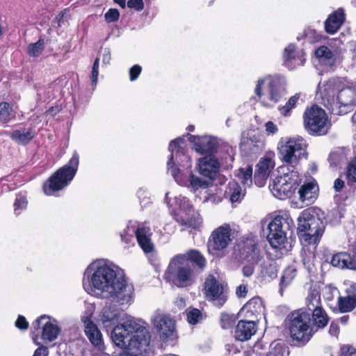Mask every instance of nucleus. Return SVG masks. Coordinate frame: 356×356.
Here are the masks:
<instances>
[{
  "label": "nucleus",
  "instance_id": "obj_59",
  "mask_svg": "<svg viewBox=\"0 0 356 356\" xmlns=\"http://www.w3.org/2000/svg\"><path fill=\"white\" fill-rule=\"evenodd\" d=\"M312 33L315 34L316 33L314 31H309L306 33V35H305L306 39L309 42H315L318 41L321 39V35H309V34H312Z\"/></svg>",
  "mask_w": 356,
  "mask_h": 356
},
{
  "label": "nucleus",
  "instance_id": "obj_6",
  "mask_svg": "<svg viewBox=\"0 0 356 356\" xmlns=\"http://www.w3.org/2000/svg\"><path fill=\"white\" fill-rule=\"evenodd\" d=\"M317 95L321 99V104L333 115L348 113L356 103V90L353 87L346 86L338 77L321 81Z\"/></svg>",
  "mask_w": 356,
  "mask_h": 356
},
{
  "label": "nucleus",
  "instance_id": "obj_48",
  "mask_svg": "<svg viewBox=\"0 0 356 356\" xmlns=\"http://www.w3.org/2000/svg\"><path fill=\"white\" fill-rule=\"evenodd\" d=\"M347 179L349 183L356 182V157L347 167Z\"/></svg>",
  "mask_w": 356,
  "mask_h": 356
},
{
  "label": "nucleus",
  "instance_id": "obj_36",
  "mask_svg": "<svg viewBox=\"0 0 356 356\" xmlns=\"http://www.w3.org/2000/svg\"><path fill=\"white\" fill-rule=\"evenodd\" d=\"M316 56L322 64L332 67L336 61V55L327 47L321 46L315 51Z\"/></svg>",
  "mask_w": 356,
  "mask_h": 356
},
{
  "label": "nucleus",
  "instance_id": "obj_29",
  "mask_svg": "<svg viewBox=\"0 0 356 356\" xmlns=\"http://www.w3.org/2000/svg\"><path fill=\"white\" fill-rule=\"evenodd\" d=\"M318 187L316 182L303 184L298 191L299 200L305 205L312 204L318 197Z\"/></svg>",
  "mask_w": 356,
  "mask_h": 356
},
{
  "label": "nucleus",
  "instance_id": "obj_35",
  "mask_svg": "<svg viewBox=\"0 0 356 356\" xmlns=\"http://www.w3.org/2000/svg\"><path fill=\"white\" fill-rule=\"evenodd\" d=\"M263 147V143L259 140L252 138H243L240 144V149L245 154L251 155L259 154Z\"/></svg>",
  "mask_w": 356,
  "mask_h": 356
},
{
  "label": "nucleus",
  "instance_id": "obj_63",
  "mask_svg": "<svg viewBox=\"0 0 356 356\" xmlns=\"http://www.w3.org/2000/svg\"><path fill=\"white\" fill-rule=\"evenodd\" d=\"M204 202H211L213 204H218L221 202V198L220 197H217L215 195H211L209 197H206Z\"/></svg>",
  "mask_w": 356,
  "mask_h": 356
},
{
  "label": "nucleus",
  "instance_id": "obj_23",
  "mask_svg": "<svg viewBox=\"0 0 356 356\" xmlns=\"http://www.w3.org/2000/svg\"><path fill=\"white\" fill-rule=\"evenodd\" d=\"M82 321L84 325L85 333L90 342L97 350H103L104 345L102 334L97 325L92 321L91 314L83 316Z\"/></svg>",
  "mask_w": 356,
  "mask_h": 356
},
{
  "label": "nucleus",
  "instance_id": "obj_58",
  "mask_svg": "<svg viewBox=\"0 0 356 356\" xmlns=\"http://www.w3.org/2000/svg\"><path fill=\"white\" fill-rule=\"evenodd\" d=\"M248 293L247 287L245 285H240L237 287L236 293L238 298H243Z\"/></svg>",
  "mask_w": 356,
  "mask_h": 356
},
{
  "label": "nucleus",
  "instance_id": "obj_54",
  "mask_svg": "<svg viewBox=\"0 0 356 356\" xmlns=\"http://www.w3.org/2000/svg\"><path fill=\"white\" fill-rule=\"evenodd\" d=\"M127 6L137 11H140L144 8V3L143 0H129Z\"/></svg>",
  "mask_w": 356,
  "mask_h": 356
},
{
  "label": "nucleus",
  "instance_id": "obj_27",
  "mask_svg": "<svg viewBox=\"0 0 356 356\" xmlns=\"http://www.w3.org/2000/svg\"><path fill=\"white\" fill-rule=\"evenodd\" d=\"M150 228L144 225H140L136 228V238L138 245L146 254L152 252L154 245L151 239Z\"/></svg>",
  "mask_w": 356,
  "mask_h": 356
},
{
  "label": "nucleus",
  "instance_id": "obj_30",
  "mask_svg": "<svg viewBox=\"0 0 356 356\" xmlns=\"http://www.w3.org/2000/svg\"><path fill=\"white\" fill-rule=\"evenodd\" d=\"M345 20V13L341 8L330 14L325 22V29L327 33H335Z\"/></svg>",
  "mask_w": 356,
  "mask_h": 356
},
{
  "label": "nucleus",
  "instance_id": "obj_62",
  "mask_svg": "<svg viewBox=\"0 0 356 356\" xmlns=\"http://www.w3.org/2000/svg\"><path fill=\"white\" fill-rule=\"evenodd\" d=\"M343 186H344V181L342 179L338 178L334 181V188L335 189V191L337 192L341 191V190L343 188Z\"/></svg>",
  "mask_w": 356,
  "mask_h": 356
},
{
  "label": "nucleus",
  "instance_id": "obj_60",
  "mask_svg": "<svg viewBox=\"0 0 356 356\" xmlns=\"http://www.w3.org/2000/svg\"><path fill=\"white\" fill-rule=\"evenodd\" d=\"M339 332V327L337 323H332L330 325L329 333L332 336H337Z\"/></svg>",
  "mask_w": 356,
  "mask_h": 356
},
{
  "label": "nucleus",
  "instance_id": "obj_45",
  "mask_svg": "<svg viewBox=\"0 0 356 356\" xmlns=\"http://www.w3.org/2000/svg\"><path fill=\"white\" fill-rule=\"evenodd\" d=\"M134 235L136 236V227L134 225H129L120 234L122 241L128 245H134Z\"/></svg>",
  "mask_w": 356,
  "mask_h": 356
},
{
  "label": "nucleus",
  "instance_id": "obj_19",
  "mask_svg": "<svg viewBox=\"0 0 356 356\" xmlns=\"http://www.w3.org/2000/svg\"><path fill=\"white\" fill-rule=\"evenodd\" d=\"M125 313L115 305H106L99 317L100 323L108 330L124 319Z\"/></svg>",
  "mask_w": 356,
  "mask_h": 356
},
{
  "label": "nucleus",
  "instance_id": "obj_8",
  "mask_svg": "<svg viewBox=\"0 0 356 356\" xmlns=\"http://www.w3.org/2000/svg\"><path fill=\"white\" fill-rule=\"evenodd\" d=\"M286 85L284 76L280 74L267 75L257 80L254 93L264 106L271 107L286 95Z\"/></svg>",
  "mask_w": 356,
  "mask_h": 356
},
{
  "label": "nucleus",
  "instance_id": "obj_18",
  "mask_svg": "<svg viewBox=\"0 0 356 356\" xmlns=\"http://www.w3.org/2000/svg\"><path fill=\"white\" fill-rule=\"evenodd\" d=\"M231 232L229 224H224L214 229L209 240V249L213 250L225 249L232 241Z\"/></svg>",
  "mask_w": 356,
  "mask_h": 356
},
{
  "label": "nucleus",
  "instance_id": "obj_34",
  "mask_svg": "<svg viewBox=\"0 0 356 356\" xmlns=\"http://www.w3.org/2000/svg\"><path fill=\"white\" fill-rule=\"evenodd\" d=\"M257 265L259 266V275L261 277L273 279L277 277V265L275 261L270 259L264 260L263 258L262 261Z\"/></svg>",
  "mask_w": 356,
  "mask_h": 356
},
{
  "label": "nucleus",
  "instance_id": "obj_1",
  "mask_svg": "<svg viewBox=\"0 0 356 356\" xmlns=\"http://www.w3.org/2000/svg\"><path fill=\"white\" fill-rule=\"evenodd\" d=\"M83 287L88 294L109 299L120 305L134 302V288L123 271L108 260L97 259L85 269Z\"/></svg>",
  "mask_w": 356,
  "mask_h": 356
},
{
  "label": "nucleus",
  "instance_id": "obj_10",
  "mask_svg": "<svg viewBox=\"0 0 356 356\" xmlns=\"http://www.w3.org/2000/svg\"><path fill=\"white\" fill-rule=\"evenodd\" d=\"M240 259L245 264L242 268L245 277H250L254 272L255 266L261 263L264 255L258 246L257 236L248 235L241 238L237 244Z\"/></svg>",
  "mask_w": 356,
  "mask_h": 356
},
{
  "label": "nucleus",
  "instance_id": "obj_21",
  "mask_svg": "<svg viewBox=\"0 0 356 356\" xmlns=\"http://www.w3.org/2000/svg\"><path fill=\"white\" fill-rule=\"evenodd\" d=\"M188 136L189 141L194 144L195 150L202 154H213L218 149V141L216 137L211 136H198L189 134Z\"/></svg>",
  "mask_w": 356,
  "mask_h": 356
},
{
  "label": "nucleus",
  "instance_id": "obj_40",
  "mask_svg": "<svg viewBox=\"0 0 356 356\" xmlns=\"http://www.w3.org/2000/svg\"><path fill=\"white\" fill-rule=\"evenodd\" d=\"M15 117L12 106L8 102H0V122L8 123Z\"/></svg>",
  "mask_w": 356,
  "mask_h": 356
},
{
  "label": "nucleus",
  "instance_id": "obj_13",
  "mask_svg": "<svg viewBox=\"0 0 356 356\" xmlns=\"http://www.w3.org/2000/svg\"><path fill=\"white\" fill-rule=\"evenodd\" d=\"M304 125L310 135L322 136L327 133L330 124L325 111L313 105L305 111Z\"/></svg>",
  "mask_w": 356,
  "mask_h": 356
},
{
  "label": "nucleus",
  "instance_id": "obj_46",
  "mask_svg": "<svg viewBox=\"0 0 356 356\" xmlns=\"http://www.w3.org/2000/svg\"><path fill=\"white\" fill-rule=\"evenodd\" d=\"M27 200L25 195L19 194L17 195L14 203V211L16 215H19L22 211L26 209Z\"/></svg>",
  "mask_w": 356,
  "mask_h": 356
},
{
  "label": "nucleus",
  "instance_id": "obj_55",
  "mask_svg": "<svg viewBox=\"0 0 356 356\" xmlns=\"http://www.w3.org/2000/svg\"><path fill=\"white\" fill-rule=\"evenodd\" d=\"M342 356H356V350L349 345H345L341 348Z\"/></svg>",
  "mask_w": 356,
  "mask_h": 356
},
{
  "label": "nucleus",
  "instance_id": "obj_24",
  "mask_svg": "<svg viewBox=\"0 0 356 356\" xmlns=\"http://www.w3.org/2000/svg\"><path fill=\"white\" fill-rule=\"evenodd\" d=\"M305 60L304 51L302 49H296L294 44H290L284 49V65L289 70H292L303 65Z\"/></svg>",
  "mask_w": 356,
  "mask_h": 356
},
{
  "label": "nucleus",
  "instance_id": "obj_15",
  "mask_svg": "<svg viewBox=\"0 0 356 356\" xmlns=\"http://www.w3.org/2000/svg\"><path fill=\"white\" fill-rule=\"evenodd\" d=\"M176 204L180 209V213L176 217V221L182 226L196 229L202 223L200 215L195 211L189 200L182 195L175 197Z\"/></svg>",
  "mask_w": 356,
  "mask_h": 356
},
{
  "label": "nucleus",
  "instance_id": "obj_49",
  "mask_svg": "<svg viewBox=\"0 0 356 356\" xmlns=\"http://www.w3.org/2000/svg\"><path fill=\"white\" fill-rule=\"evenodd\" d=\"M120 13L116 8H110L104 15L107 23L115 22L119 19Z\"/></svg>",
  "mask_w": 356,
  "mask_h": 356
},
{
  "label": "nucleus",
  "instance_id": "obj_41",
  "mask_svg": "<svg viewBox=\"0 0 356 356\" xmlns=\"http://www.w3.org/2000/svg\"><path fill=\"white\" fill-rule=\"evenodd\" d=\"M299 99L300 94L296 93L289 98L285 105L279 106L278 110L280 114L285 117L289 116L291 111L296 107Z\"/></svg>",
  "mask_w": 356,
  "mask_h": 356
},
{
  "label": "nucleus",
  "instance_id": "obj_61",
  "mask_svg": "<svg viewBox=\"0 0 356 356\" xmlns=\"http://www.w3.org/2000/svg\"><path fill=\"white\" fill-rule=\"evenodd\" d=\"M111 60V54L108 49H105L103 51L102 55V62L104 64L107 65L110 63Z\"/></svg>",
  "mask_w": 356,
  "mask_h": 356
},
{
  "label": "nucleus",
  "instance_id": "obj_28",
  "mask_svg": "<svg viewBox=\"0 0 356 356\" xmlns=\"http://www.w3.org/2000/svg\"><path fill=\"white\" fill-rule=\"evenodd\" d=\"M265 310L263 301L259 297L252 298L241 309V313L246 318L256 320Z\"/></svg>",
  "mask_w": 356,
  "mask_h": 356
},
{
  "label": "nucleus",
  "instance_id": "obj_32",
  "mask_svg": "<svg viewBox=\"0 0 356 356\" xmlns=\"http://www.w3.org/2000/svg\"><path fill=\"white\" fill-rule=\"evenodd\" d=\"M35 136V131L33 127H21L14 130L11 134V138L16 143L21 145H26L29 143Z\"/></svg>",
  "mask_w": 356,
  "mask_h": 356
},
{
  "label": "nucleus",
  "instance_id": "obj_7",
  "mask_svg": "<svg viewBox=\"0 0 356 356\" xmlns=\"http://www.w3.org/2000/svg\"><path fill=\"white\" fill-rule=\"evenodd\" d=\"M111 339L120 348L147 351L151 341L149 330L134 318H127L115 325L111 332Z\"/></svg>",
  "mask_w": 356,
  "mask_h": 356
},
{
  "label": "nucleus",
  "instance_id": "obj_12",
  "mask_svg": "<svg viewBox=\"0 0 356 356\" xmlns=\"http://www.w3.org/2000/svg\"><path fill=\"white\" fill-rule=\"evenodd\" d=\"M294 227V223L287 214L277 216L268 224L267 240L274 249H285L286 232Z\"/></svg>",
  "mask_w": 356,
  "mask_h": 356
},
{
  "label": "nucleus",
  "instance_id": "obj_3",
  "mask_svg": "<svg viewBox=\"0 0 356 356\" xmlns=\"http://www.w3.org/2000/svg\"><path fill=\"white\" fill-rule=\"evenodd\" d=\"M307 143L300 136L282 138L279 143V153L284 164L278 168V175L270 184L273 195L280 200L291 197L299 185V160L306 154Z\"/></svg>",
  "mask_w": 356,
  "mask_h": 356
},
{
  "label": "nucleus",
  "instance_id": "obj_17",
  "mask_svg": "<svg viewBox=\"0 0 356 356\" xmlns=\"http://www.w3.org/2000/svg\"><path fill=\"white\" fill-rule=\"evenodd\" d=\"M32 327L35 330L42 329L41 339L45 343H49L56 340L61 331L58 321L47 315L38 317L32 323Z\"/></svg>",
  "mask_w": 356,
  "mask_h": 356
},
{
  "label": "nucleus",
  "instance_id": "obj_37",
  "mask_svg": "<svg viewBox=\"0 0 356 356\" xmlns=\"http://www.w3.org/2000/svg\"><path fill=\"white\" fill-rule=\"evenodd\" d=\"M353 254L347 252H339L334 254L331 259L333 266L341 268L353 269Z\"/></svg>",
  "mask_w": 356,
  "mask_h": 356
},
{
  "label": "nucleus",
  "instance_id": "obj_22",
  "mask_svg": "<svg viewBox=\"0 0 356 356\" xmlns=\"http://www.w3.org/2000/svg\"><path fill=\"white\" fill-rule=\"evenodd\" d=\"M274 167L275 161L273 160L271 154H268L264 158H261L257 165L254 172V181L255 184L259 187L264 186Z\"/></svg>",
  "mask_w": 356,
  "mask_h": 356
},
{
  "label": "nucleus",
  "instance_id": "obj_56",
  "mask_svg": "<svg viewBox=\"0 0 356 356\" xmlns=\"http://www.w3.org/2000/svg\"><path fill=\"white\" fill-rule=\"evenodd\" d=\"M266 131L270 134H274L277 131V126L271 121H268L265 124Z\"/></svg>",
  "mask_w": 356,
  "mask_h": 356
},
{
  "label": "nucleus",
  "instance_id": "obj_64",
  "mask_svg": "<svg viewBox=\"0 0 356 356\" xmlns=\"http://www.w3.org/2000/svg\"><path fill=\"white\" fill-rule=\"evenodd\" d=\"M334 293H339V291H338V289L335 287L329 288V294L330 295H328L326 297V299L332 300L334 296Z\"/></svg>",
  "mask_w": 356,
  "mask_h": 356
},
{
  "label": "nucleus",
  "instance_id": "obj_57",
  "mask_svg": "<svg viewBox=\"0 0 356 356\" xmlns=\"http://www.w3.org/2000/svg\"><path fill=\"white\" fill-rule=\"evenodd\" d=\"M48 354V348L44 346H41L35 350L33 356H47Z\"/></svg>",
  "mask_w": 356,
  "mask_h": 356
},
{
  "label": "nucleus",
  "instance_id": "obj_38",
  "mask_svg": "<svg viewBox=\"0 0 356 356\" xmlns=\"http://www.w3.org/2000/svg\"><path fill=\"white\" fill-rule=\"evenodd\" d=\"M349 152V149L339 148L331 152L328 158L330 165L337 167L346 163L348 161V153Z\"/></svg>",
  "mask_w": 356,
  "mask_h": 356
},
{
  "label": "nucleus",
  "instance_id": "obj_9",
  "mask_svg": "<svg viewBox=\"0 0 356 356\" xmlns=\"http://www.w3.org/2000/svg\"><path fill=\"white\" fill-rule=\"evenodd\" d=\"M79 165V155L74 151L68 163L58 168L44 183L42 188L47 195H56L57 193L67 186L75 177Z\"/></svg>",
  "mask_w": 356,
  "mask_h": 356
},
{
  "label": "nucleus",
  "instance_id": "obj_5",
  "mask_svg": "<svg viewBox=\"0 0 356 356\" xmlns=\"http://www.w3.org/2000/svg\"><path fill=\"white\" fill-rule=\"evenodd\" d=\"M206 259L202 253L191 249L184 254L175 255L170 261L165 273V279L178 288L192 286L197 274L206 266Z\"/></svg>",
  "mask_w": 356,
  "mask_h": 356
},
{
  "label": "nucleus",
  "instance_id": "obj_2",
  "mask_svg": "<svg viewBox=\"0 0 356 356\" xmlns=\"http://www.w3.org/2000/svg\"><path fill=\"white\" fill-rule=\"evenodd\" d=\"M170 156L167 163L168 170L175 181L193 192L207 188L218 172L220 164L214 156L209 155L198 160L197 170L204 178L195 175L191 170V158L186 149L184 138H177L170 143Z\"/></svg>",
  "mask_w": 356,
  "mask_h": 356
},
{
  "label": "nucleus",
  "instance_id": "obj_33",
  "mask_svg": "<svg viewBox=\"0 0 356 356\" xmlns=\"http://www.w3.org/2000/svg\"><path fill=\"white\" fill-rule=\"evenodd\" d=\"M305 311L310 312L322 308L320 291L316 288H310L305 300Z\"/></svg>",
  "mask_w": 356,
  "mask_h": 356
},
{
  "label": "nucleus",
  "instance_id": "obj_52",
  "mask_svg": "<svg viewBox=\"0 0 356 356\" xmlns=\"http://www.w3.org/2000/svg\"><path fill=\"white\" fill-rule=\"evenodd\" d=\"M142 72V67L139 65H134L129 69V75L131 81L136 80Z\"/></svg>",
  "mask_w": 356,
  "mask_h": 356
},
{
  "label": "nucleus",
  "instance_id": "obj_50",
  "mask_svg": "<svg viewBox=\"0 0 356 356\" xmlns=\"http://www.w3.org/2000/svg\"><path fill=\"white\" fill-rule=\"evenodd\" d=\"M201 318V312L197 309H193L187 313V320L190 324L195 325L198 323Z\"/></svg>",
  "mask_w": 356,
  "mask_h": 356
},
{
  "label": "nucleus",
  "instance_id": "obj_47",
  "mask_svg": "<svg viewBox=\"0 0 356 356\" xmlns=\"http://www.w3.org/2000/svg\"><path fill=\"white\" fill-rule=\"evenodd\" d=\"M236 321L234 315L223 314L221 315L220 324L223 329H229L233 327Z\"/></svg>",
  "mask_w": 356,
  "mask_h": 356
},
{
  "label": "nucleus",
  "instance_id": "obj_43",
  "mask_svg": "<svg viewBox=\"0 0 356 356\" xmlns=\"http://www.w3.org/2000/svg\"><path fill=\"white\" fill-rule=\"evenodd\" d=\"M252 168L247 166L245 168H240L236 177L245 186H250L252 183Z\"/></svg>",
  "mask_w": 356,
  "mask_h": 356
},
{
  "label": "nucleus",
  "instance_id": "obj_11",
  "mask_svg": "<svg viewBox=\"0 0 356 356\" xmlns=\"http://www.w3.org/2000/svg\"><path fill=\"white\" fill-rule=\"evenodd\" d=\"M310 314L299 309L291 313L287 317V326L293 340L302 345L306 344L312 338L314 331L310 327Z\"/></svg>",
  "mask_w": 356,
  "mask_h": 356
},
{
  "label": "nucleus",
  "instance_id": "obj_16",
  "mask_svg": "<svg viewBox=\"0 0 356 356\" xmlns=\"http://www.w3.org/2000/svg\"><path fill=\"white\" fill-rule=\"evenodd\" d=\"M204 290L207 299L218 307L223 306L227 300L228 289L227 285L212 275L207 277Z\"/></svg>",
  "mask_w": 356,
  "mask_h": 356
},
{
  "label": "nucleus",
  "instance_id": "obj_14",
  "mask_svg": "<svg viewBox=\"0 0 356 356\" xmlns=\"http://www.w3.org/2000/svg\"><path fill=\"white\" fill-rule=\"evenodd\" d=\"M152 330L163 343L173 341L177 338L176 323L169 314L156 311L151 317Z\"/></svg>",
  "mask_w": 356,
  "mask_h": 356
},
{
  "label": "nucleus",
  "instance_id": "obj_42",
  "mask_svg": "<svg viewBox=\"0 0 356 356\" xmlns=\"http://www.w3.org/2000/svg\"><path fill=\"white\" fill-rule=\"evenodd\" d=\"M297 270L294 266H288L283 272L282 279L280 281L281 289L286 287L296 276Z\"/></svg>",
  "mask_w": 356,
  "mask_h": 356
},
{
  "label": "nucleus",
  "instance_id": "obj_20",
  "mask_svg": "<svg viewBox=\"0 0 356 356\" xmlns=\"http://www.w3.org/2000/svg\"><path fill=\"white\" fill-rule=\"evenodd\" d=\"M285 353L284 344L279 341H274L268 346L259 340L254 345L250 356H284Z\"/></svg>",
  "mask_w": 356,
  "mask_h": 356
},
{
  "label": "nucleus",
  "instance_id": "obj_26",
  "mask_svg": "<svg viewBox=\"0 0 356 356\" xmlns=\"http://www.w3.org/2000/svg\"><path fill=\"white\" fill-rule=\"evenodd\" d=\"M256 332L257 325L254 319L241 320L235 328L234 337L238 341H245L250 339Z\"/></svg>",
  "mask_w": 356,
  "mask_h": 356
},
{
  "label": "nucleus",
  "instance_id": "obj_31",
  "mask_svg": "<svg viewBox=\"0 0 356 356\" xmlns=\"http://www.w3.org/2000/svg\"><path fill=\"white\" fill-rule=\"evenodd\" d=\"M245 194V189L235 181H229L224 192L225 199L228 200L232 204L239 203Z\"/></svg>",
  "mask_w": 356,
  "mask_h": 356
},
{
  "label": "nucleus",
  "instance_id": "obj_4",
  "mask_svg": "<svg viewBox=\"0 0 356 356\" xmlns=\"http://www.w3.org/2000/svg\"><path fill=\"white\" fill-rule=\"evenodd\" d=\"M324 219V213L318 208L303 211L298 219L297 231L303 245L302 261L309 272L314 266L316 245L325 230Z\"/></svg>",
  "mask_w": 356,
  "mask_h": 356
},
{
  "label": "nucleus",
  "instance_id": "obj_39",
  "mask_svg": "<svg viewBox=\"0 0 356 356\" xmlns=\"http://www.w3.org/2000/svg\"><path fill=\"white\" fill-rule=\"evenodd\" d=\"M311 315L312 316L313 323L318 328L324 327L329 321L328 316L323 307L310 312Z\"/></svg>",
  "mask_w": 356,
  "mask_h": 356
},
{
  "label": "nucleus",
  "instance_id": "obj_44",
  "mask_svg": "<svg viewBox=\"0 0 356 356\" xmlns=\"http://www.w3.org/2000/svg\"><path fill=\"white\" fill-rule=\"evenodd\" d=\"M44 48V40L39 39L36 42L29 44L27 48L28 54L31 57H38Z\"/></svg>",
  "mask_w": 356,
  "mask_h": 356
},
{
  "label": "nucleus",
  "instance_id": "obj_25",
  "mask_svg": "<svg viewBox=\"0 0 356 356\" xmlns=\"http://www.w3.org/2000/svg\"><path fill=\"white\" fill-rule=\"evenodd\" d=\"M346 293V296H339L337 300V307L341 313L350 312L356 307V284H351Z\"/></svg>",
  "mask_w": 356,
  "mask_h": 356
},
{
  "label": "nucleus",
  "instance_id": "obj_53",
  "mask_svg": "<svg viewBox=\"0 0 356 356\" xmlns=\"http://www.w3.org/2000/svg\"><path fill=\"white\" fill-rule=\"evenodd\" d=\"M15 326L19 330H27L29 327V323L25 318V317L22 315H19L15 323Z\"/></svg>",
  "mask_w": 356,
  "mask_h": 356
},
{
  "label": "nucleus",
  "instance_id": "obj_51",
  "mask_svg": "<svg viewBox=\"0 0 356 356\" xmlns=\"http://www.w3.org/2000/svg\"><path fill=\"white\" fill-rule=\"evenodd\" d=\"M99 58H97L93 63V66L91 72V81L93 87H95L97 83V78L99 75Z\"/></svg>",
  "mask_w": 356,
  "mask_h": 356
}]
</instances>
